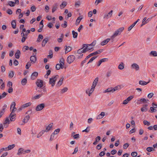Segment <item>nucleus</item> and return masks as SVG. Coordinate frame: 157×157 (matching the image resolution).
Wrapping results in <instances>:
<instances>
[{
    "instance_id": "obj_19",
    "label": "nucleus",
    "mask_w": 157,
    "mask_h": 157,
    "mask_svg": "<svg viewBox=\"0 0 157 157\" xmlns=\"http://www.w3.org/2000/svg\"><path fill=\"white\" fill-rule=\"evenodd\" d=\"M53 123H52L50 124L48 127L46 128V130H45V132H48L50 129L52 128L53 125Z\"/></svg>"
},
{
    "instance_id": "obj_4",
    "label": "nucleus",
    "mask_w": 157,
    "mask_h": 157,
    "mask_svg": "<svg viewBox=\"0 0 157 157\" xmlns=\"http://www.w3.org/2000/svg\"><path fill=\"white\" fill-rule=\"evenodd\" d=\"M120 87V86H116L113 88H108L107 89H106L105 91V92H113L114 91L118 90Z\"/></svg>"
},
{
    "instance_id": "obj_13",
    "label": "nucleus",
    "mask_w": 157,
    "mask_h": 157,
    "mask_svg": "<svg viewBox=\"0 0 157 157\" xmlns=\"http://www.w3.org/2000/svg\"><path fill=\"white\" fill-rule=\"evenodd\" d=\"M110 39L107 38L106 40H104L101 43V45L102 46L105 45L108 43L110 41Z\"/></svg>"
},
{
    "instance_id": "obj_55",
    "label": "nucleus",
    "mask_w": 157,
    "mask_h": 157,
    "mask_svg": "<svg viewBox=\"0 0 157 157\" xmlns=\"http://www.w3.org/2000/svg\"><path fill=\"white\" fill-rule=\"evenodd\" d=\"M60 131V129L59 128H58L57 129H56L54 132L53 133V134H57Z\"/></svg>"
},
{
    "instance_id": "obj_6",
    "label": "nucleus",
    "mask_w": 157,
    "mask_h": 157,
    "mask_svg": "<svg viewBox=\"0 0 157 157\" xmlns=\"http://www.w3.org/2000/svg\"><path fill=\"white\" fill-rule=\"evenodd\" d=\"M16 114L11 113L10 115L9 118H10V121H14L16 119Z\"/></svg>"
},
{
    "instance_id": "obj_39",
    "label": "nucleus",
    "mask_w": 157,
    "mask_h": 157,
    "mask_svg": "<svg viewBox=\"0 0 157 157\" xmlns=\"http://www.w3.org/2000/svg\"><path fill=\"white\" fill-rule=\"evenodd\" d=\"M49 55L48 56V57L50 58H52L53 57V53L52 50L49 51Z\"/></svg>"
},
{
    "instance_id": "obj_44",
    "label": "nucleus",
    "mask_w": 157,
    "mask_h": 157,
    "mask_svg": "<svg viewBox=\"0 0 157 157\" xmlns=\"http://www.w3.org/2000/svg\"><path fill=\"white\" fill-rule=\"evenodd\" d=\"M15 146V145L13 144L11 145H10L8 146L7 148H8V150H9L13 149Z\"/></svg>"
},
{
    "instance_id": "obj_20",
    "label": "nucleus",
    "mask_w": 157,
    "mask_h": 157,
    "mask_svg": "<svg viewBox=\"0 0 157 157\" xmlns=\"http://www.w3.org/2000/svg\"><path fill=\"white\" fill-rule=\"evenodd\" d=\"M22 153H23V154H25V153H24V151L23 149L22 148H20L18 149V152L17 154L18 155H20Z\"/></svg>"
},
{
    "instance_id": "obj_46",
    "label": "nucleus",
    "mask_w": 157,
    "mask_h": 157,
    "mask_svg": "<svg viewBox=\"0 0 157 157\" xmlns=\"http://www.w3.org/2000/svg\"><path fill=\"white\" fill-rule=\"evenodd\" d=\"M147 150L148 152H151L154 150V149L152 147H149L147 148Z\"/></svg>"
},
{
    "instance_id": "obj_61",
    "label": "nucleus",
    "mask_w": 157,
    "mask_h": 157,
    "mask_svg": "<svg viewBox=\"0 0 157 157\" xmlns=\"http://www.w3.org/2000/svg\"><path fill=\"white\" fill-rule=\"evenodd\" d=\"M42 95V94H41L37 95L35 96L34 98L35 99H38L39 98L41 97Z\"/></svg>"
},
{
    "instance_id": "obj_40",
    "label": "nucleus",
    "mask_w": 157,
    "mask_h": 157,
    "mask_svg": "<svg viewBox=\"0 0 157 157\" xmlns=\"http://www.w3.org/2000/svg\"><path fill=\"white\" fill-rule=\"evenodd\" d=\"M31 104L32 103L31 102H29L28 103L24 104L23 105H22V106H23V107H24V108H25L30 105H31Z\"/></svg>"
},
{
    "instance_id": "obj_26",
    "label": "nucleus",
    "mask_w": 157,
    "mask_h": 157,
    "mask_svg": "<svg viewBox=\"0 0 157 157\" xmlns=\"http://www.w3.org/2000/svg\"><path fill=\"white\" fill-rule=\"evenodd\" d=\"M58 4L57 3H56L52 7V12L54 13L57 9Z\"/></svg>"
},
{
    "instance_id": "obj_63",
    "label": "nucleus",
    "mask_w": 157,
    "mask_h": 157,
    "mask_svg": "<svg viewBox=\"0 0 157 157\" xmlns=\"http://www.w3.org/2000/svg\"><path fill=\"white\" fill-rule=\"evenodd\" d=\"M150 109L151 110V112L152 113L155 112L156 111V109H155V108H154L153 107H151L150 108Z\"/></svg>"
},
{
    "instance_id": "obj_12",
    "label": "nucleus",
    "mask_w": 157,
    "mask_h": 157,
    "mask_svg": "<svg viewBox=\"0 0 157 157\" xmlns=\"http://www.w3.org/2000/svg\"><path fill=\"white\" fill-rule=\"evenodd\" d=\"M113 11L111 10L108 14H105L104 16V18H107L110 17L112 15Z\"/></svg>"
},
{
    "instance_id": "obj_42",
    "label": "nucleus",
    "mask_w": 157,
    "mask_h": 157,
    "mask_svg": "<svg viewBox=\"0 0 157 157\" xmlns=\"http://www.w3.org/2000/svg\"><path fill=\"white\" fill-rule=\"evenodd\" d=\"M97 57V56H94L93 57H92V58H91L90 59V60H89V62L87 63V64H88L89 63H90L91 62H92Z\"/></svg>"
},
{
    "instance_id": "obj_30",
    "label": "nucleus",
    "mask_w": 157,
    "mask_h": 157,
    "mask_svg": "<svg viewBox=\"0 0 157 157\" xmlns=\"http://www.w3.org/2000/svg\"><path fill=\"white\" fill-rule=\"evenodd\" d=\"M147 101H148V100H146L145 98H143L139 100L138 101L139 104H140L142 102L147 103Z\"/></svg>"
},
{
    "instance_id": "obj_5",
    "label": "nucleus",
    "mask_w": 157,
    "mask_h": 157,
    "mask_svg": "<svg viewBox=\"0 0 157 157\" xmlns=\"http://www.w3.org/2000/svg\"><path fill=\"white\" fill-rule=\"evenodd\" d=\"M75 59V57L73 55H70L67 58V61L69 64L72 63Z\"/></svg>"
},
{
    "instance_id": "obj_16",
    "label": "nucleus",
    "mask_w": 157,
    "mask_h": 157,
    "mask_svg": "<svg viewBox=\"0 0 157 157\" xmlns=\"http://www.w3.org/2000/svg\"><path fill=\"white\" fill-rule=\"evenodd\" d=\"M148 105L147 104H145L143 105V107L141 109V111L146 112L148 110V108L147 107Z\"/></svg>"
},
{
    "instance_id": "obj_28",
    "label": "nucleus",
    "mask_w": 157,
    "mask_h": 157,
    "mask_svg": "<svg viewBox=\"0 0 157 157\" xmlns=\"http://www.w3.org/2000/svg\"><path fill=\"white\" fill-rule=\"evenodd\" d=\"M101 140V137L100 136H98L95 138V141L93 143V144L94 145H96L97 144V143L99 142V140Z\"/></svg>"
},
{
    "instance_id": "obj_18",
    "label": "nucleus",
    "mask_w": 157,
    "mask_h": 157,
    "mask_svg": "<svg viewBox=\"0 0 157 157\" xmlns=\"http://www.w3.org/2000/svg\"><path fill=\"white\" fill-rule=\"evenodd\" d=\"M140 20V19H138L137 20L134 22V23L131 25L130 27H129L128 28V31H129L131 30V29L132 28L135 26V25H136V24L137 23V22Z\"/></svg>"
},
{
    "instance_id": "obj_38",
    "label": "nucleus",
    "mask_w": 157,
    "mask_h": 157,
    "mask_svg": "<svg viewBox=\"0 0 157 157\" xmlns=\"http://www.w3.org/2000/svg\"><path fill=\"white\" fill-rule=\"evenodd\" d=\"M10 120L9 119V117H7L5 120V121L3 122V124H9L10 123Z\"/></svg>"
},
{
    "instance_id": "obj_54",
    "label": "nucleus",
    "mask_w": 157,
    "mask_h": 157,
    "mask_svg": "<svg viewBox=\"0 0 157 157\" xmlns=\"http://www.w3.org/2000/svg\"><path fill=\"white\" fill-rule=\"evenodd\" d=\"M102 147V144H100L97 146L96 148L98 150H100L101 148Z\"/></svg>"
},
{
    "instance_id": "obj_7",
    "label": "nucleus",
    "mask_w": 157,
    "mask_h": 157,
    "mask_svg": "<svg viewBox=\"0 0 157 157\" xmlns=\"http://www.w3.org/2000/svg\"><path fill=\"white\" fill-rule=\"evenodd\" d=\"M131 67L132 69H135L136 71H138L140 69L139 66L136 63H134L132 64Z\"/></svg>"
},
{
    "instance_id": "obj_2",
    "label": "nucleus",
    "mask_w": 157,
    "mask_h": 157,
    "mask_svg": "<svg viewBox=\"0 0 157 157\" xmlns=\"http://www.w3.org/2000/svg\"><path fill=\"white\" fill-rule=\"evenodd\" d=\"M124 29V28L123 27L118 29L111 36V38L113 39L115 37L117 36L118 35H120L121 33L123 31Z\"/></svg>"
},
{
    "instance_id": "obj_58",
    "label": "nucleus",
    "mask_w": 157,
    "mask_h": 157,
    "mask_svg": "<svg viewBox=\"0 0 157 157\" xmlns=\"http://www.w3.org/2000/svg\"><path fill=\"white\" fill-rule=\"evenodd\" d=\"M61 66L59 64H57L56 66V70H59L60 68H61Z\"/></svg>"
},
{
    "instance_id": "obj_34",
    "label": "nucleus",
    "mask_w": 157,
    "mask_h": 157,
    "mask_svg": "<svg viewBox=\"0 0 157 157\" xmlns=\"http://www.w3.org/2000/svg\"><path fill=\"white\" fill-rule=\"evenodd\" d=\"M67 2H63L61 4L60 6V8L61 9H62L64 8L67 5Z\"/></svg>"
},
{
    "instance_id": "obj_22",
    "label": "nucleus",
    "mask_w": 157,
    "mask_h": 157,
    "mask_svg": "<svg viewBox=\"0 0 157 157\" xmlns=\"http://www.w3.org/2000/svg\"><path fill=\"white\" fill-rule=\"evenodd\" d=\"M48 38H45L43 39L42 44V45L43 47H44L45 46L47 43L48 42Z\"/></svg>"
},
{
    "instance_id": "obj_25",
    "label": "nucleus",
    "mask_w": 157,
    "mask_h": 157,
    "mask_svg": "<svg viewBox=\"0 0 157 157\" xmlns=\"http://www.w3.org/2000/svg\"><path fill=\"white\" fill-rule=\"evenodd\" d=\"M21 54L20 51L19 50H17L15 54V58L18 59L20 57V56Z\"/></svg>"
},
{
    "instance_id": "obj_33",
    "label": "nucleus",
    "mask_w": 157,
    "mask_h": 157,
    "mask_svg": "<svg viewBox=\"0 0 157 157\" xmlns=\"http://www.w3.org/2000/svg\"><path fill=\"white\" fill-rule=\"evenodd\" d=\"M85 52H83V50L82 48H81L79 49L78 51L75 54H82V53H85Z\"/></svg>"
},
{
    "instance_id": "obj_48",
    "label": "nucleus",
    "mask_w": 157,
    "mask_h": 157,
    "mask_svg": "<svg viewBox=\"0 0 157 157\" xmlns=\"http://www.w3.org/2000/svg\"><path fill=\"white\" fill-rule=\"evenodd\" d=\"M143 123L145 125L149 126L150 125V123L146 120H144L143 121Z\"/></svg>"
},
{
    "instance_id": "obj_24",
    "label": "nucleus",
    "mask_w": 157,
    "mask_h": 157,
    "mask_svg": "<svg viewBox=\"0 0 157 157\" xmlns=\"http://www.w3.org/2000/svg\"><path fill=\"white\" fill-rule=\"evenodd\" d=\"M30 118V116L29 115H27L26 116L24 119L23 120V122L24 123H26L28 122Z\"/></svg>"
},
{
    "instance_id": "obj_49",
    "label": "nucleus",
    "mask_w": 157,
    "mask_h": 157,
    "mask_svg": "<svg viewBox=\"0 0 157 157\" xmlns=\"http://www.w3.org/2000/svg\"><path fill=\"white\" fill-rule=\"evenodd\" d=\"M15 105H16L15 102H13L12 103V104H11V106H10V110H11V109L12 108L15 107Z\"/></svg>"
},
{
    "instance_id": "obj_59",
    "label": "nucleus",
    "mask_w": 157,
    "mask_h": 157,
    "mask_svg": "<svg viewBox=\"0 0 157 157\" xmlns=\"http://www.w3.org/2000/svg\"><path fill=\"white\" fill-rule=\"evenodd\" d=\"M31 64L30 63L28 62L27 63L26 65L25 68L26 69H28L29 67L31 66Z\"/></svg>"
},
{
    "instance_id": "obj_56",
    "label": "nucleus",
    "mask_w": 157,
    "mask_h": 157,
    "mask_svg": "<svg viewBox=\"0 0 157 157\" xmlns=\"http://www.w3.org/2000/svg\"><path fill=\"white\" fill-rule=\"evenodd\" d=\"M98 78H96L93 81V83L96 85L97 84V83H98Z\"/></svg>"
},
{
    "instance_id": "obj_60",
    "label": "nucleus",
    "mask_w": 157,
    "mask_h": 157,
    "mask_svg": "<svg viewBox=\"0 0 157 157\" xmlns=\"http://www.w3.org/2000/svg\"><path fill=\"white\" fill-rule=\"evenodd\" d=\"M112 71H108L106 74V76L107 77H110L112 74Z\"/></svg>"
},
{
    "instance_id": "obj_43",
    "label": "nucleus",
    "mask_w": 157,
    "mask_h": 157,
    "mask_svg": "<svg viewBox=\"0 0 157 157\" xmlns=\"http://www.w3.org/2000/svg\"><path fill=\"white\" fill-rule=\"evenodd\" d=\"M72 33L73 35V37L74 38H76L78 36V33L75 32L73 30L72 31Z\"/></svg>"
},
{
    "instance_id": "obj_64",
    "label": "nucleus",
    "mask_w": 157,
    "mask_h": 157,
    "mask_svg": "<svg viewBox=\"0 0 157 157\" xmlns=\"http://www.w3.org/2000/svg\"><path fill=\"white\" fill-rule=\"evenodd\" d=\"M7 86L10 88V87H12V82L9 81L8 82Z\"/></svg>"
},
{
    "instance_id": "obj_8",
    "label": "nucleus",
    "mask_w": 157,
    "mask_h": 157,
    "mask_svg": "<svg viewBox=\"0 0 157 157\" xmlns=\"http://www.w3.org/2000/svg\"><path fill=\"white\" fill-rule=\"evenodd\" d=\"M36 85L39 87H41L43 85V81L41 80H37L36 82Z\"/></svg>"
},
{
    "instance_id": "obj_23",
    "label": "nucleus",
    "mask_w": 157,
    "mask_h": 157,
    "mask_svg": "<svg viewBox=\"0 0 157 157\" xmlns=\"http://www.w3.org/2000/svg\"><path fill=\"white\" fill-rule=\"evenodd\" d=\"M65 47H66L65 48V53L66 54L68 52H70L72 49L71 47L70 46L67 47V46H65Z\"/></svg>"
},
{
    "instance_id": "obj_37",
    "label": "nucleus",
    "mask_w": 157,
    "mask_h": 157,
    "mask_svg": "<svg viewBox=\"0 0 157 157\" xmlns=\"http://www.w3.org/2000/svg\"><path fill=\"white\" fill-rule=\"evenodd\" d=\"M64 37V35L63 34H61L60 36V37L59 38H58L57 41L59 43H61L62 41L63 38Z\"/></svg>"
},
{
    "instance_id": "obj_35",
    "label": "nucleus",
    "mask_w": 157,
    "mask_h": 157,
    "mask_svg": "<svg viewBox=\"0 0 157 157\" xmlns=\"http://www.w3.org/2000/svg\"><path fill=\"white\" fill-rule=\"evenodd\" d=\"M150 55H152L153 56H157V52L155 51H151L150 53Z\"/></svg>"
},
{
    "instance_id": "obj_45",
    "label": "nucleus",
    "mask_w": 157,
    "mask_h": 157,
    "mask_svg": "<svg viewBox=\"0 0 157 157\" xmlns=\"http://www.w3.org/2000/svg\"><path fill=\"white\" fill-rule=\"evenodd\" d=\"M14 75V72L13 71H10L9 72V77L11 78Z\"/></svg>"
},
{
    "instance_id": "obj_47",
    "label": "nucleus",
    "mask_w": 157,
    "mask_h": 157,
    "mask_svg": "<svg viewBox=\"0 0 157 157\" xmlns=\"http://www.w3.org/2000/svg\"><path fill=\"white\" fill-rule=\"evenodd\" d=\"M75 55L78 59L82 58L83 56V54H81L79 55V54H75Z\"/></svg>"
},
{
    "instance_id": "obj_53",
    "label": "nucleus",
    "mask_w": 157,
    "mask_h": 157,
    "mask_svg": "<svg viewBox=\"0 0 157 157\" xmlns=\"http://www.w3.org/2000/svg\"><path fill=\"white\" fill-rule=\"evenodd\" d=\"M90 127H87L86 129L82 131V132H85L87 133L88 132L90 131Z\"/></svg>"
},
{
    "instance_id": "obj_52",
    "label": "nucleus",
    "mask_w": 157,
    "mask_h": 157,
    "mask_svg": "<svg viewBox=\"0 0 157 157\" xmlns=\"http://www.w3.org/2000/svg\"><path fill=\"white\" fill-rule=\"evenodd\" d=\"M29 49V47H28V46H25L23 47V48H22V50L24 52H25L26 50H28Z\"/></svg>"
},
{
    "instance_id": "obj_3",
    "label": "nucleus",
    "mask_w": 157,
    "mask_h": 157,
    "mask_svg": "<svg viewBox=\"0 0 157 157\" xmlns=\"http://www.w3.org/2000/svg\"><path fill=\"white\" fill-rule=\"evenodd\" d=\"M45 107V104L44 103H41L38 105L35 108V110L37 111H40L42 110Z\"/></svg>"
},
{
    "instance_id": "obj_31",
    "label": "nucleus",
    "mask_w": 157,
    "mask_h": 157,
    "mask_svg": "<svg viewBox=\"0 0 157 157\" xmlns=\"http://www.w3.org/2000/svg\"><path fill=\"white\" fill-rule=\"evenodd\" d=\"M124 64L123 63L121 62L120 63V64L118 66V69L120 70H123L124 68Z\"/></svg>"
},
{
    "instance_id": "obj_50",
    "label": "nucleus",
    "mask_w": 157,
    "mask_h": 157,
    "mask_svg": "<svg viewBox=\"0 0 157 157\" xmlns=\"http://www.w3.org/2000/svg\"><path fill=\"white\" fill-rule=\"evenodd\" d=\"M68 90V88L67 87H64L61 90V93L62 94L64 93L65 92L67 91Z\"/></svg>"
},
{
    "instance_id": "obj_62",
    "label": "nucleus",
    "mask_w": 157,
    "mask_h": 157,
    "mask_svg": "<svg viewBox=\"0 0 157 157\" xmlns=\"http://www.w3.org/2000/svg\"><path fill=\"white\" fill-rule=\"evenodd\" d=\"M154 94L153 93H151L147 95V97L149 98H151L154 95Z\"/></svg>"
},
{
    "instance_id": "obj_14",
    "label": "nucleus",
    "mask_w": 157,
    "mask_h": 157,
    "mask_svg": "<svg viewBox=\"0 0 157 157\" xmlns=\"http://www.w3.org/2000/svg\"><path fill=\"white\" fill-rule=\"evenodd\" d=\"M30 60L31 63H34L36 61V57L35 56H31L30 57Z\"/></svg>"
},
{
    "instance_id": "obj_1",
    "label": "nucleus",
    "mask_w": 157,
    "mask_h": 157,
    "mask_svg": "<svg viewBox=\"0 0 157 157\" xmlns=\"http://www.w3.org/2000/svg\"><path fill=\"white\" fill-rule=\"evenodd\" d=\"M59 76L56 75L50 78L49 83L51 85L52 87H53L55 84V82L59 78Z\"/></svg>"
},
{
    "instance_id": "obj_32",
    "label": "nucleus",
    "mask_w": 157,
    "mask_h": 157,
    "mask_svg": "<svg viewBox=\"0 0 157 157\" xmlns=\"http://www.w3.org/2000/svg\"><path fill=\"white\" fill-rule=\"evenodd\" d=\"M106 59H107L104 58V59H101L99 61L98 64V65H97L98 66V67L101 64V63L102 62H105L106 61Z\"/></svg>"
},
{
    "instance_id": "obj_57",
    "label": "nucleus",
    "mask_w": 157,
    "mask_h": 157,
    "mask_svg": "<svg viewBox=\"0 0 157 157\" xmlns=\"http://www.w3.org/2000/svg\"><path fill=\"white\" fill-rule=\"evenodd\" d=\"M80 1H78L77 2H76L75 3V6L76 7H78L80 6Z\"/></svg>"
},
{
    "instance_id": "obj_11",
    "label": "nucleus",
    "mask_w": 157,
    "mask_h": 157,
    "mask_svg": "<svg viewBox=\"0 0 157 157\" xmlns=\"http://www.w3.org/2000/svg\"><path fill=\"white\" fill-rule=\"evenodd\" d=\"M64 79V78L63 77H62L60 78L59 81L58 82L57 84L56 85V86L57 87H59L62 84L63 82V81Z\"/></svg>"
},
{
    "instance_id": "obj_10",
    "label": "nucleus",
    "mask_w": 157,
    "mask_h": 157,
    "mask_svg": "<svg viewBox=\"0 0 157 157\" xmlns=\"http://www.w3.org/2000/svg\"><path fill=\"white\" fill-rule=\"evenodd\" d=\"M88 44H84L83 45L82 49L83 50V52H85L89 50H90V48H88Z\"/></svg>"
},
{
    "instance_id": "obj_9",
    "label": "nucleus",
    "mask_w": 157,
    "mask_h": 157,
    "mask_svg": "<svg viewBox=\"0 0 157 157\" xmlns=\"http://www.w3.org/2000/svg\"><path fill=\"white\" fill-rule=\"evenodd\" d=\"M38 75V73L36 72H34L31 75V78L33 80L35 79L37 77Z\"/></svg>"
},
{
    "instance_id": "obj_41",
    "label": "nucleus",
    "mask_w": 157,
    "mask_h": 157,
    "mask_svg": "<svg viewBox=\"0 0 157 157\" xmlns=\"http://www.w3.org/2000/svg\"><path fill=\"white\" fill-rule=\"evenodd\" d=\"M27 83V80L25 78H24L22 80L21 84L22 85H25Z\"/></svg>"
},
{
    "instance_id": "obj_27",
    "label": "nucleus",
    "mask_w": 157,
    "mask_h": 157,
    "mask_svg": "<svg viewBox=\"0 0 157 157\" xmlns=\"http://www.w3.org/2000/svg\"><path fill=\"white\" fill-rule=\"evenodd\" d=\"M43 35L41 34H39L36 40V42H40L43 39Z\"/></svg>"
},
{
    "instance_id": "obj_51",
    "label": "nucleus",
    "mask_w": 157,
    "mask_h": 157,
    "mask_svg": "<svg viewBox=\"0 0 157 157\" xmlns=\"http://www.w3.org/2000/svg\"><path fill=\"white\" fill-rule=\"evenodd\" d=\"M67 26V22L66 21H64V23L61 25V26L64 28H66Z\"/></svg>"
},
{
    "instance_id": "obj_29",
    "label": "nucleus",
    "mask_w": 157,
    "mask_h": 157,
    "mask_svg": "<svg viewBox=\"0 0 157 157\" xmlns=\"http://www.w3.org/2000/svg\"><path fill=\"white\" fill-rule=\"evenodd\" d=\"M149 82V81L148 82H146L144 81L140 80L139 82V84L140 85L144 86L147 84Z\"/></svg>"
},
{
    "instance_id": "obj_36",
    "label": "nucleus",
    "mask_w": 157,
    "mask_h": 157,
    "mask_svg": "<svg viewBox=\"0 0 157 157\" xmlns=\"http://www.w3.org/2000/svg\"><path fill=\"white\" fill-rule=\"evenodd\" d=\"M11 25L13 29H15L16 28V21L15 20H13L11 22Z\"/></svg>"
},
{
    "instance_id": "obj_21",
    "label": "nucleus",
    "mask_w": 157,
    "mask_h": 157,
    "mask_svg": "<svg viewBox=\"0 0 157 157\" xmlns=\"http://www.w3.org/2000/svg\"><path fill=\"white\" fill-rule=\"evenodd\" d=\"M82 16H80L78 17L76 20L75 24L76 25H78L80 23L81 20L82 19Z\"/></svg>"
},
{
    "instance_id": "obj_15",
    "label": "nucleus",
    "mask_w": 157,
    "mask_h": 157,
    "mask_svg": "<svg viewBox=\"0 0 157 157\" xmlns=\"http://www.w3.org/2000/svg\"><path fill=\"white\" fill-rule=\"evenodd\" d=\"M64 60L63 58H61L59 61V64L61 66V69H63L64 68Z\"/></svg>"
},
{
    "instance_id": "obj_17",
    "label": "nucleus",
    "mask_w": 157,
    "mask_h": 157,
    "mask_svg": "<svg viewBox=\"0 0 157 157\" xmlns=\"http://www.w3.org/2000/svg\"><path fill=\"white\" fill-rule=\"evenodd\" d=\"M94 90V89L93 88H91L90 90H89V89H88L86 90V93L87 94H88L89 96H90L91 95Z\"/></svg>"
}]
</instances>
